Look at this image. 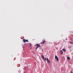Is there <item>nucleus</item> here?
Masks as SVG:
<instances>
[{
  "label": "nucleus",
  "mask_w": 73,
  "mask_h": 73,
  "mask_svg": "<svg viewBox=\"0 0 73 73\" xmlns=\"http://www.w3.org/2000/svg\"><path fill=\"white\" fill-rule=\"evenodd\" d=\"M46 61L47 62H48V63H50V61L49 59H48V58H46Z\"/></svg>",
  "instance_id": "f03ea898"
},
{
  "label": "nucleus",
  "mask_w": 73,
  "mask_h": 73,
  "mask_svg": "<svg viewBox=\"0 0 73 73\" xmlns=\"http://www.w3.org/2000/svg\"><path fill=\"white\" fill-rule=\"evenodd\" d=\"M25 39H23V41L24 43H25Z\"/></svg>",
  "instance_id": "1a4fd4ad"
},
{
  "label": "nucleus",
  "mask_w": 73,
  "mask_h": 73,
  "mask_svg": "<svg viewBox=\"0 0 73 73\" xmlns=\"http://www.w3.org/2000/svg\"><path fill=\"white\" fill-rule=\"evenodd\" d=\"M55 58L56 60L57 61H58V58L57 57V56L56 55L55 56Z\"/></svg>",
  "instance_id": "f257e3e1"
},
{
  "label": "nucleus",
  "mask_w": 73,
  "mask_h": 73,
  "mask_svg": "<svg viewBox=\"0 0 73 73\" xmlns=\"http://www.w3.org/2000/svg\"><path fill=\"white\" fill-rule=\"evenodd\" d=\"M30 47H31V46H32V44H31V43H30Z\"/></svg>",
  "instance_id": "ddd939ff"
},
{
  "label": "nucleus",
  "mask_w": 73,
  "mask_h": 73,
  "mask_svg": "<svg viewBox=\"0 0 73 73\" xmlns=\"http://www.w3.org/2000/svg\"><path fill=\"white\" fill-rule=\"evenodd\" d=\"M44 43H45V39L43 41V42H42L41 43V44H44Z\"/></svg>",
  "instance_id": "39448f33"
},
{
  "label": "nucleus",
  "mask_w": 73,
  "mask_h": 73,
  "mask_svg": "<svg viewBox=\"0 0 73 73\" xmlns=\"http://www.w3.org/2000/svg\"><path fill=\"white\" fill-rule=\"evenodd\" d=\"M38 48V46H37L36 48V50H37V49Z\"/></svg>",
  "instance_id": "9b49d317"
},
{
  "label": "nucleus",
  "mask_w": 73,
  "mask_h": 73,
  "mask_svg": "<svg viewBox=\"0 0 73 73\" xmlns=\"http://www.w3.org/2000/svg\"><path fill=\"white\" fill-rule=\"evenodd\" d=\"M62 50L64 52H66V50H65V48H63L62 49Z\"/></svg>",
  "instance_id": "423d86ee"
},
{
  "label": "nucleus",
  "mask_w": 73,
  "mask_h": 73,
  "mask_svg": "<svg viewBox=\"0 0 73 73\" xmlns=\"http://www.w3.org/2000/svg\"><path fill=\"white\" fill-rule=\"evenodd\" d=\"M25 42H28V40H25Z\"/></svg>",
  "instance_id": "f8f14e48"
},
{
  "label": "nucleus",
  "mask_w": 73,
  "mask_h": 73,
  "mask_svg": "<svg viewBox=\"0 0 73 73\" xmlns=\"http://www.w3.org/2000/svg\"><path fill=\"white\" fill-rule=\"evenodd\" d=\"M46 58H45L44 59V61H46Z\"/></svg>",
  "instance_id": "9d476101"
},
{
  "label": "nucleus",
  "mask_w": 73,
  "mask_h": 73,
  "mask_svg": "<svg viewBox=\"0 0 73 73\" xmlns=\"http://www.w3.org/2000/svg\"><path fill=\"white\" fill-rule=\"evenodd\" d=\"M42 50H43V49H42Z\"/></svg>",
  "instance_id": "2eb2a0df"
},
{
  "label": "nucleus",
  "mask_w": 73,
  "mask_h": 73,
  "mask_svg": "<svg viewBox=\"0 0 73 73\" xmlns=\"http://www.w3.org/2000/svg\"><path fill=\"white\" fill-rule=\"evenodd\" d=\"M60 53L61 54H63V51L62 50H61L60 51Z\"/></svg>",
  "instance_id": "20e7f679"
},
{
  "label": "nucleus",
  "mask_w": 73,
  "mask_h": 73,
  "mask_svg": "<svg viewBox=\"0 0 73 73\" xmlns=\"http://www.w3.org/2000/svg\"><path fill=\"white\" fill-rule=\"evenodd\" d=\"M67 59L68 60H70V57L69 56H68L67 57Z\"/></svg>",
  "instance_id": "6e6552de"
},
{
  "label": "nucleus",
  "mask_w": 73,
  "mask_h": 73,
  "mask_svg": "<svg viewBox=\"0 0 73 73\" xmlns=\"http://www.w3.org/2000/svg\"><path fill=\"white\" fill-rule=\"evenodd\" d=\"M36 46H38V47H41V46H40V45L39 44H36Z\"/></svg>",
  "instance_id": "7ed1b4c3"
},
{
  "label": "nucleus",
  "mask_w": 73,
  "mask_h": 73,
  "mask_svg": "<svg viewBox=\"0 0 73 73\" xmlns=\"http://www.w3.org/2000/svg\"><path fill=\"white\" fill-rule=\"evenodd\" d=\"M70 73H73V72H72V71L71 70L70 71Z\"/></svg>",
  "instance_id": "4468645a"
},
{
  "label": "nucleus",
  "mask_w": 73,
  "mask_h": 73,
  "mask_svg": "<svg viewBox=\"0 0 73 73\" xmlns=\"http://www.w3.org/2000/svg\"><path fill=\"white\" fill-rule=\"evenodd\" d=\"M42 58L43 59V60H44V55H42Z\"/></svg>",
  "instance_id": "0eeeda50"
}]
</instances>
